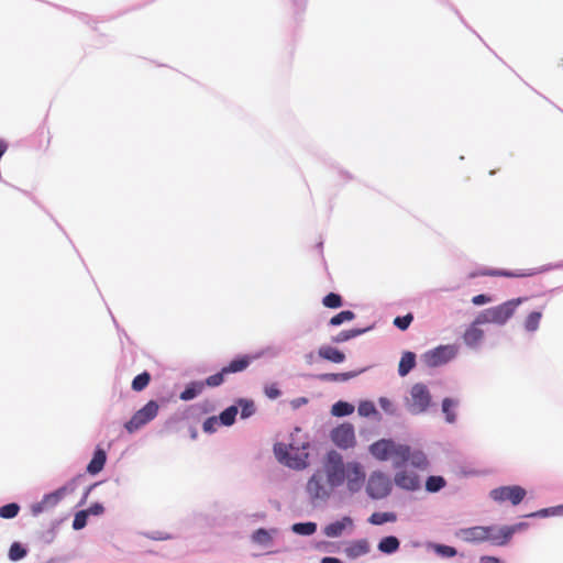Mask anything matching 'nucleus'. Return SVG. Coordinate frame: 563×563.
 <instances>
[{
    "label": "nucleus",
    "instance_id": "nucleus-1",
    "mask_svg": "<svg viewBox=\"0 0 563 563\" xmlns=\"http://www.w3.org/2000/svg\"><path fill=\"white\" fill-rule=\"evenodd\" d=\"M308 448L309 442L307 437L302 434L300 428H296L290 435V442L276 443L274 445V453L282 464L290 468L303 470L308 466Z\"/></svg>",
    "mask_w": 563,
    "mask_h": 563
},
{
    "label": "nucleus",
    "instance_id": "nucleus-2",
    "mask_svg": "<svg viewBox=\"0 0 563 563\" xmlns=\"http://www.w3.org/2000/svg\"><path fill=\"white\" fill-rule=\"evenodd\" d=\"M368 450L376 460L382 462L391 460L395 467H400L407 453V445L396 443L390 439H380L371 444Z\"/></svg>",
    "mask_w": 563,
    "mask_h": 563
},
{
    "label": "nucleus",
    "instance_id": "nucleus-3",
    "mask_svg": "<svg viewBox=\"0 0 563 563\" xmlns=\"http://www.w3.org/2000/svg\"><path fill=\"white\" fill-rule=\"evenodd\" d=\"M522 298L508 300L501 305L485 309L475 319L476 324L496 323L504 324L510 319L517 307L522 302Z\"/></svg>",
    "mask_w": 563,
    "mask_h": 563
},
{
    "label": "nucleus",
    "instance_id": "nucleus-4",
    "mask_svg": "<svg viewBox=\"0 0 563 563\" xmlns=\"http://www.w3.org/2000/svg\"><path fill=\"white\" fill-rule=\"evenodd\" d=\"M345 470L346 464L343 463L342 455L334 450L330 451L325 456L323 470H321L324 477L330 482V484L338 487L345 481Z\"/></svg>",
    "mask_w": 563,
    "mask_h": 563
},
{
    "label": "nucleus",
    "instance_id": "nucleus-5",
    "mask_svg": "<svg viewBox=\"0 0 563 563\" xmlns=\"http://www.w3.org/2000/svg\"><path fill=\"white\" fill-rule=\"evenodd\" d=\"M457 536L465 542L470 543H479L489 541L495 545L500 544V537L498 532V528L495 526H476L471 528L461 529L457 532Z\"/></svg>",
    "mask_w": 563,
    "mask_h": 563
},
{
    "label": "nucleus",
    "instance_id": "nucleus-6",
    "mask_svg": "<svg viewBox=\"0 0 563 563\" xmlns=\"http://www.w3.org/2000/svg\"><path fill=\"white\" fill-rule=\"evenodd\" d=\"M334 488L320 470L314 472L306 485V490L312 501L328 499Z\"/></svg>",
    "mask_w": 563,
    "mask_h": 563
},
{
    "label": "nucleus",
    "instance_id": "nucleus-7",
    "mask_svg": "<svg viewBox=\"0 0 563 563\" xmlns=\"http://www.w3.org/2000/svg\"><path fill=\"white\" fill-rule=\"evenodd\" d=\"M75 489H76V479H73L71 482L59 487L55 492L45 495L40 503L32 505V508H31L32 514L34 516H36L48 508L55 507L65 496L74 493Z\"/></svg>",
    "mask_w": 563,
    "mask_h": 563
},
{
    "label": "nucleus",
    "instance_id": "nucleus-8",
    "mask_svg": "<svg viewBox=\"0 0 563 563\" xmlns=\"http://www.w3.org/2000/svg\"><path fill=\"white\" fill-rule=\"evenodd\" d=\"M158 405L154 400H150L143 408L137 410L133 417L124 424L129 433H133L151 420H153L158 412Z\"/></svg>",
    "mask_w": 563,
    "mask_h": 563
},
{
    "label": "nucleus",
    "instance_id": "nucleus-9",
    "mask_svg": "<svg viewBox=\"0 0 563 563\" xmlns=\"http://www.w3.org/2000/svg\"><path fill=\"white\" fill-rule=\"evenodd\" d=\"M457 349L455 345H440L422 355L423 362L429 367H438L446 364L455 357Z\"/></svg>",
    "mask_w": 563,
    "mask_h": 563
},
{
    "label": "nucleus",
    "instance_id": "nucleus-10",
    "mask_svg": "<svg viewBox=\"0 0 563 563\" xmlns=\"http://www.w3.org/2000/svg\"><path fill=\"white\" fill-rule=\"evenodd\" d=\"M391 490V482L387 475L382 472L371 474L366 492L374 499H382L389 495Z\"/></svg>",
    "mask_w": 563,
    "mask_h": 563
},
{
    "label": "nucleus",
    "instance_id": "nucleus-11",
    "mask_svg": "<svg viewBox=\"0 0 563 563\" xmlns=\"http://www.w3.org/2000/svg\"><path fill=\"white\" fill-rule=\"evenodd\" d=\"M431 402V395L423 384H416L410 390L408 408L411 413L418 415L424 412Z\"/></svg>",
    "mask_w": 563,
    "mask_h": 563
},
{
    "label": "nucleus",
    "instance_id": "nucleus-12",
    "mask_svg": "<svg viewBox=\"0 0 563 563\" xmlns=\"http://www.w3.org/2000/svg\"><path fill=\"white\" fill-rule=\"evenodd\" d=\"M526 496V490L517 485L501 486L490 492V497L499 503L510 501L512 505L520 504Z\"/></svg>",
    "mask_w": 563,
    "mask_h": 563
},
{
    "label": "nucleus",
    "instance_id": "nucleus-13",
    "mask_svg": "<svg viewBox=\"0 0 563 563\" xmlns=\"http://www.w3.org/2000/svg\"><path fill=\"white\" fill-rule=\"evenodd\" d=\"M365 477L363 466L358 462L346 463L345 481L350 492H358L364 485Z\"/></svg>",
    "mask_w": 563,
    "mask_h": 563
},
{
    "label": "nucleus",
    "instance_id": "nucleus-14",
    "mask_svg": "<svg viewBox=\"0 0 563 563\" xmlns=\"http://www.w3.org/2000/svg\"><path fill=\"white\" fill-rule=\"evenodd\" d=\"M331 440L341 449H350L355 445L354 428L350 423H343L331 432Z\"/></svg>",
    "mask_w": 563,
    "mask_h": 563
},
{
    "label": "nucleus",
    "instance_id": "nucleus-15",
    "mask_svg": "<svg viewBox=\"0 0 563 563\" xmlns=\"http://www.w3.org/2000/svg\"><path fill=\"white\" fill-rule=\"evenodd\" d=\"M394 482L401 489L415 492L420 488V477L411 471L402 470L395 474Z\"/></svg>",
    "mask_w": 563,
    "mask_h": 563
},
{
    "label": "nucleus",
    "instance_id": "nucleus-16",
    "mask_svg": "<svg viewBox=\"0 0 563 563\" xmlns=\"http://www.w3.org/2000/svg\"><path fill=\"white\" fill-rule=\"evenodd\" d=\"M406 456L401 461V466L406 463H409L412 467H416L420 471H426L429 467V461L427 455L420 450H411L409 445H407Z\"/></svg>",
    "mask_w": 563,
    "mask_h": 563
},
{
    "label": "nucleus",
    "instance_id": "nucleus-17",
    "mask_svg": "<svg viewBox=\"0 0 563 563\" xmlns=\"http://www.w3.org/2000/svg\"><path fill=\"white\" fill-rule=\"evenodd\" d=\"M352 527H353L352 518L345 516L341 520H338V521L327 525L323 529V533L328 538H338L343 534V531L346 528H352Z\"/></svg>",
    "mask_w": 563,
    "mask_h": 563
},
{
    "label": "nucleus",
    "instance_id": "nucleus-18",
    "mask_svg": "<svg viewBox=\"0 0 563 563\" xmlns=\"http://www.w3.org/2000/svg\"><path fill=\"white\" fill-rule=\"evenodd\" d=\"M253 357L250 355L239 356L231 361L227 366L222 367V374H225L227 376L229 374L241 373L250 366Z\"/></svg>",
    "mask_w": 563,
    "mask_h": 563
},
{
    "label": "nucleus",
    "instance_id": "nucleus-19",
    "mask_svg": "<svg viewBox=\"0 0 563 563\" xmlns=\"http://www.w3.org/2000/svg\"><path fill=\"white\" fill-rule=\"evenodd\" d=\"M369 552L368 541L365 539L356 540L346 545L344 553L349 559H356Z\"/></svg>",
    "mask_w": 563,
    "mask_h": 563
},
{
    "label": "nucleus",
    "instance_id": "nucleus-20",
    "mask_svg": "<svg viewBox=\"0 0 563 563\" xmlns=\"http://www.w3.org/2000/svg\"><path fill=\"white\" fill-rule=\"evenodd\" d=\"M318 354L321 358L330 361L332 363H342L345 360V355L343 352L330 345L320 346L318 350Z\"/></svg>",
    "mask_w": 563,
    "mask_h": 563
},
{
    "label": "nucleus",
    "instance_id": "nucleus-21",
    "mask_svg": "<svg viewBox=\"0 0 563 563\" xmlns=\"http://www.w3.org/2000/svg\"><path fill=\"white\" fill-rule=\"evenodd\" d=\"M106 461H107V455H106L104 450L98 448L95 451V454L87 466V472L92 475L98 474L100 471H102V468L106 464Z\"/></svg>",
    "mask_w": 563,
    "mask_h": 563
},
{
    "label": "nucleus",
    "instance_id": "nucleus-22",
    "mask_svg": "<svg viewBox=\"0 0 563 563\" xmlns=\"http://www.w3.org/2000/svg\"><path fill=\"white\" fill-rule=\"evenodd\" d=\"M528 527V523L526 522H519L512 526H504L498 528L499 537H500V544L505 545L509 542L514 533L517 531H521Z\"/></svg>",
    "mask_w": 563,
    "mask_h": 563
},
{
    "label": "nucleus",
    "instance_id": "nucleus-23",
    "mask_svg": "<svg viewBox=\"0 0 563 563\" xmlns=\"http://www.w3.org/2000/svg\"><path fill=\"white\" fill-rule=\"evenodd\" d=\"M203 388H205V383L191 382L180 393L179 398L185 401L191 400V399L196 398L199 394H201Z\"/></svg>",
    "mask_w": 563,
    "mask_h": 563
},
{
    "label": "nucleus",
    "instance_id": "nucleus-24",
    "mask_svg": "<svg viewBox=\"0 0 563 563\" xmlns=\"http://www.w3.org/2000/svg\"><path fill=\"white\" fill-rule=\"evenodd\" d=\"M358 373L357 372H345V373H323L317 375V378L320 382H346L351 378H354Z\"/></svg>",
    "mask_w": 563,
    "mask_h": 563
},
{
    "label": "nucleus",
    "instance_id": "nucleus-25",
    "mask_svg": "<svg viewBox=\"0 0 563 563\" xmlns=\"http://www.w3.org/2000/svg\"><path fill=\"white\" fill-rule=\"evenodd\" d=\"M477 325L474 321L463 335L464 342L470 346H475L484 335V332Z\"/></svg>",
    "mask_w": 563,
    "mask_h": 563
},
{
    "label": "nucleus",
    "instance_id": "nucleus-26",
    "mask_svg": "<svg viewBox=\"0 0 563 563\" xmlns=\"http://www.w3.org/2000/svg\"><path fill=\"white\" fill-rule=\"evenodd\" d=\"M416 365V355L412 352H405L400 358L398 373L406 376Z\"/></svg>",
    "mask_w": 563,
    "mask_h": 563
},
{
    "label": "nucleus",
    "instance_id": "nucleus-27",
    "mask_svg": "<svg viewBox=\"0 0 563 563\" xmlns=\"http://www.w3.org/2000/svg\"><path fill=\"white\" fill-rule=\"evenodd\" d=\"M399 540L396 537L389 536L383 538L378 543V550L383 553H394L399 549Z\"/></svg>",
    "mask_w": 563,
    "mask_h": 563
},
{
    "label": "nucleus",
    "instance_id": "nucleus-28",
    "mask_svg": "<svg viewBox=\"0 0 563 563\" xmlns=\"http://www.w3.org/2000/svg\"><path fill=\"white\" fill-rule=\"evenodd\" d=\"M542 318L541 311H532L525 319L523 327L528 332H534L539 328L540 320Z\"/></svg>",
    "mask_w": 563,
    "mask_h": 563
},
{
    "label": "nucleus",
    "instance_id": "nucleus-29",
    "mask_svg": "<svg viewBox=\"0 0 563 563\" xmlns=\"http://www.w3.org/2000/svg\"><path fill=\"white\" fill-rule=\"evenodd\" d=\"M238 409L241 408V418L246 419L254 415L255 405L253 400L240 398L236 401Z\"/></svg>",
    "mask_w": 563,
    "mask_h": 563
},
{
    "label": "nucleus",
    "instance_id": "nucleus-30",
    "mask_svg": "<svg viewBox=\"0 0 563 563\" xmlns=\"http://www.w3.org/2000/svg\"><path fill=\"white\" fill-rule=\"evenodd\" d=\"M396 519H397V517L394 512H374L368 518V521L372 525L379 526L385 522H394V521H396Z\"/></svg>",
    "mask_w": 563,
    "mask_h": 563
},
{
    "label": "nucleus",
    "instance_id": "nucleus-31",
    "mask_svg": "<svg viewBox=\"0 0 563 563\" xmlns=\"http://www.w3.org/2000/svg\"><path fill=\"white\" fill-rule=\"evenodd\" d=\"M236 415H238V406L228 407L219 416L221 424L227 426V427L232 426L235 421Z\"/></svg>",
    "mask_w": 563,
    "mask_h": 563
},
{
    "label": "nucleus",
    "instance_id": "nucleus-32",
    "mask_svg": "<svg viewBox=\"0 0 563 563\" xmlns=\"http://www.w3.org/2000/svg\"><path fill=\"white\" fill-rule=\"evenodd\" d=\"M457 402L451 398H444L442 401V411L445 415V419L448 422L453 423L456 419V415L453 411Z\"/></svg>",
    "mask_w": 563,
    "mask_h": 563
},
{
    "label": "nucleus",
    "instance_id": "nucleus-33",
    "mask_svg": "<svg viewBox=\"0 0 563 563\" xmlns=\"http://www.w3.org/2000/svg\"><path fill=\"white\" fill-rule=\"evenodd\" d=\"M446 485L442 476H429L426 481V489L429 493H437Z\"/></svg>",
    "mask_w": 563,
    "mask_h": 563
},
{
    "label": "nucleus",
    "instance_id": "nucleus-34",
    "mask_svg": "<svg viewBox=\"0 0 563 563\" xmlns=\"http://www.w3.org/2000/svg\"><path fill=\"white\" fill-rule=\"evenodd\" d=\"M292 531L301 536H311L317 531L314 522H299L292 526Z\"/></svg>",
    "mask_w": 563,
    "mask_h": 563
},
{
    "label": "nucleus",
    "instance_id": "nucleus-35",
    "mask_svg": "<svg viewBox=\"0 0 563 563\" xmlns=\"http://www.w3.org/2000/svg\"><path fill=\"white\" fill-rule=\"evenodd\" d=\"M151 380V375L147 372H143L134 377L132 380V389L135 391H141L147 387Z\"/></svg>",
    "mask_w": 563,
    "mask_h": 563
},
{
    "label": "nucleus",
    "instance_id": "nucleus-36",
    "mask_svg": "<svg viewBox=\"0 0 563 563\" xmlns=\"http://www.w3.org/2000/svg\"><path fill=\"white\" fill-rule=\"evenodd\" d=\"M272 540L273 538L271 533L263 528L257 529L252 534V541L261 545H267L272 542Z\"/></svg>",
    "mask_w": 563,
    "mask_h": 563
},
{
    "label": "nucleus",
    "instance_id": "nucleus-37",
    "mask_svg": "<svg viewBox=\"0 0 563 563\" xmlns=\"http://www.w3.org/2000/svg\"><path fill=\"white\" fill-rule=\"evenodd\" d=\"M27 554V550L19 542H13L9 549V559L11 561H19Z\"/></svg>",
    "mask_w": 563,
    "mask_h": 563
},
{
    "label": "nucleus",
    "instance_id": "nucleus-38",
    "mask_svg": "<svg viewBox=\"0 0 563 563\" xmlns=\"http://www.w3.org/2000/svg\"><path fill=\"white\" fill-rule=\"evenodd\" d=\"M478 275L482 276H504V277H523L526 276L525 273H515V272H508V271H499V269H487L482 271L478 273ZM473 276H477V274H473Z\"/></svg>",
    "mask_w": 563,
    "mask_h": 563
},
{
    "label": "nucleus",
    "instance_id": "nucleus-39",
    "mask_svg": "<svg viewBox=\"0 0 563 563\" xmlns=\"http://www.w3.org/2000/svg\"><path fill=\"white\" fill-rule=\"evenodd\" d=\"M20 506L15 503H11L0 507V517L4 519H12L18 516Z\"/></svg>",
    "mask_w": 563,
    "mask_h": 563
},
{
    "label": "nucleus",
    "instance_id": "nucleus-40",
    "mask_svg": "<svg viewBox=\"0 0 563 563\" xmlns=\"http://www.w3.org/2000/svg\"><path fill=\"white\" fill-rule=\"evenodd\" d=\"M353 410H354L353 406L347 402H344V401H339V402L334 404L332 407V413L338 417L347 416V415L352 413Z\"/></svg>",
    "mask_w": 563,
    "mask_h": 563
},
{
    "label": "nucleus",
    "instance_id": "nucleus-41",
    "mask_svg": "<svg viewBox=\"0 0 563 563\" xmlns=\"http://www.w3.org/2000/svg\"><path fill=\"white\" fill-rule=\"evenodd\" d=\"M322 303L327 308L336 309L342 306V298L338 294L330 292L322 299Z\"/></svg>",
    "mask_w": 563,
    "mask_h": 563
},
{
    "label": "nucleus",
    "instance_id": "nucleus-42",
    "mask_svg": "<svg viewBox=\"0 0 563 563\" xmlns=\"http://www.w3.org/2000/svg\"><path fill=\"white\" fill-rule=\"evenodd\" d=\"M354 317H355L354 312H352L350 310H344V311L339 312L334 317H332L330 319V324L331 325H340L341 323H343L345 321L353 320Z\"/></svg>",
    "mask_w": 563,
    "mask_h": 563
},
{
    "label": "nucleus",
    "instance_id": "nucleus-43",
    "mask_svg": "<svg viewBox=\"0 0 563 563\" xmlns=\"http://www.w3.org/2000/svg\"><path fill=\"white\" fill-rule=\"evenodd\" d=\"M224 379H225V374H222V369H221L220 372L207 377L203 383H205V386H208V387H218L221 384H223Z\"/></svg>",
    "mask_w": 563,
    "mask_h": 563
},
{
    "label": "nucleus",
    "instance_id": "nucleus-44",
    "mask_svg": "<svg viewBox=\"0 0 563 563\" xmlns=\"http://www.w3.org/2000/svg\"><path fill=\"white\" fill-rule=\"evenodd\" d=\"M89 511L80 510L75 515L74 521H73V528L75 530H80L87 525V518H88Z\"/></svg>",
    "mask_w": 563,
    "mask_h": 563
},
{
    "label": "nucleus",
    "instance_id": "nucleus-45",
    "mask_svg": "<svg viewBox=\"0 0 563 563\" xmlns=\"http://www.w3.org/2000/svg\"><path fill=\"white\" fill-rule=\"evenodd\" d=\"M364 330H346V331H341L335 338H333V341L336 342V343H340V342H345L352 338H355L357 335H360L361 333H363Z\"/></svg>",
    "mask_w": 563,
    "mask_h": 563
},
{
    "label": "nucleus",
    "instance_id": "nucleus-46",
    "mask_svg": "<svg viewBox=\"0 0 563 563\" xmlns=\"http://www.w3.org/2000/svg\"><path fill=\"white\" fill-rule=\"evenodd\" d=\"M220 424H221V422H220L219 417L213 416V417H209L208 419H206V421L202 424V429L207 433H212L218 429V427Z\"/></svg>",
    "mask_w": 563,
    "mask_h": 563
},
{
    "label": "nucleus",
    "instance_id": "nucleus-47",
    "mask_svg": "<svg viewBox=\"0 0 563 563\" xmlns=\"http://www.w3.org/2000/svg\"><path fill=\"white\" fill-rule=\"evenodd\" d=\"M413 320V316L411 313H408L404 317H397L395 318L394 320V324L400 329V330H407L408 327L410 325V323L412 322Z\"/></svg>",
    "mask_w": 563,
    "mask_h": 563
},
{
    "label": "nucleus",
    "instance_id": "nucleus-48",
    "mask_svg": "<svg viewBox=\"0 0 563 563\" xmlns=\"http://www.w3.org/2000/svg\"><path fill=\"white\" fill-rule=\"evenodd\" d=\"M358 413L364 417H369L376 413V408L372 401H363L358 406Z\"/></svg>",
    "mask_w": 563,
    "mask_h": 563
},
{
    "label": "nucleus",
    "instance_id": "nucleus-49",
    "mask_svg": "<svg viewBox=\"0 0 563 563\" xmlns=\"http://www.w3.org/2000/svg\"><path fill=\"white\" fill-rule=\"evenodd\" d=\"M435 551L446 558H452L456 555V550L453 547L450 545H437Z\"/></svg>",
    "mask_w": 563,
    "mask_h": 563
},
{
    "label": "nucleus",
    "instance_id": "nucleus-50",
    "mask_svg": "<svg viewBox=\"0 0 563 563\" xmlns=\"http://www.w3.org/2000/svg\"><path fill=\"white\" fill-rule=\"evenodd\" d=\"M264 393L269 399H276L280 396V390L276 384L265 386Z\"/></svg>",
    "mask_w": 563,
    "mask_h": 563
},
{
    "label": "nucleus",
    "instance_id": "nucleus-51",
    "mask_svg": "<svg viewBox=\"0 0 563 563\" xmlns=\"http://www.w3.org/2000/svg\"><path fill=\"white\" fill-rule=\"evenodd\" d=\"M490 301V298L484 294H481V295H476L472 298V302L475 305V306H481V305H485L487 302Z\"/></svg>",
    "mask_w": 563,
    "mask_h": 563
},
{
    "label": "nucleus",
    "instance_id": "nucleus-52",
    "mask_svg": "<svg viewBox=\"0 0 563 563\" xmlns=\"http://www.w3.org/2000/svg\"><path fill=\"white\" fill-rule=\"evenodd\" d=\"M104 508L101 504H93L86 511H89V515H101Z\"/></svg>",
    "mask_w": 563,
    "mask_h": 563
},
{
    "label": "nucleus",
    "instance_id": "nucleus-53",
    "mask_svg": "<svg viewBox=\"0 0 563 563\" xmlns=\"http://www.w3.org/2000/svg\"><path fill=\"white\" fill-rule=\"evenodd\" d=\"M379 405H380V407H382L385 411H389V412H391V411H393V410H391V407H393V406H391V402H390L387 398H384V397H383V398H380V399H379Z\"/></svg>",
    "mask_w": 563,
    "mask_h": 563
},
{
    "label": "nucleus",
    "instance_id": "nucleus-54",
    "mask_svg": "<svg viewBox=\"0 0 563 563\" xmlns=\"http://www.w3.org/2000/svg\"><path fill=\"white\" fill-rule=\"evenodd\" d=\"M481 562H482V563H500V562H499V560H498L497 558H495V556H488V555H487V556H483V558L481 559Z\"/></svg>",
    "mask_w": 563,
    "mask_h": 563
},
{
    "label": "nucleus",
    "instance_id": "nucleus-55",
    "mask_svg": "<svg viewBox=\"0 0 563 563\" xmlns=\"http://www.w3.org/2000/svg\"><path fill=\"white\" fill-rule=\"evenodd\" d=\"M321 563H342V562L336 558L327 556L321 560Z\"/></svg>",
    "mask_w": 563,
    "mask_h": 563
},
{
    "label": "nucleus",
    "instance_id": "nucleus-56",
    "mask_svg": "<svg viewBox=\"0 0 563 563\" xmlns=\"http://www.w3.org/2000/svg\"><path fill=\"white\" fill-rule=\"evenodd\" d=\"M8 148L7 143L3 140H0V158L3 156Z\"/></svg>",
    "mask_w": 563,
    "mask_h": 563
},
{
    "label": "nucleus",
    "instance_id": "nucleus-57",
    "mask_svg": "<svg viewBox=\"0 0 563 563\" xmlns=\"http://www.w3.org/2000/svg\"><path fill=\"white\" fill-rule=\"evenodd\" d=\"M313 360H314V354L312 352H310L309 354L306 355L307 363L311 364V363H313Z\"/></svg>",
    "mask_w": 563,
    "mask_h": 563
},
{
    "label": "nucleus",
    "instance_id": "nucleus-58",
    "mask_svg": "<svg viewBox=\"0 0 563 563\" xmlns=\"http://www.w3.org/2000/svg\"><path fill=\"white\" fill-rule=\"evenodd\" d=\"M548 514V510L547 509H543V510H540L536 514H531L530 516H545Z\"/></svg>",
    "mask_w": 563,
    "mask_h": 563
},
{
    "label": "nucleus",
    "instance_id": "nucleus-59",
    "mask_svg": "<svg viewBox=\"0 0 563 563\" xmlns=\"http://www.w3.org/2000/svg\"><path fill=\"white\" fill-rule=\"evenodd\" d=\"M190 433L192 439L197 438V430L195 428H191Z\"/></svg>",
    "mask_w": 563,
    "mask_h": 563
},
{
    "label": "nucleus",
    "instance_id": "nucleus-60",
    "mask_svg": "<svg viewBox=\"0 0 563 563\" xmlns=\"http://www.w3.org/2000/svg\"><path fill=\"white\" fill-rule=\"evenodd\" d=\"M90 489H91V487H89V488L87 489L85 497L88 495V493H90Z\"/></svg>",
    "mask_w": 563,
    "mask_h": 563
}]
</instances>
